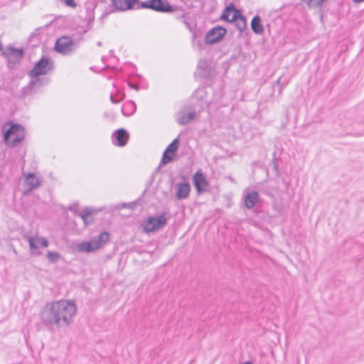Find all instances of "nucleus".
<instances>
[{"instance_id":"f257e3e1","label":"nucleus","mask_w":364,"mask_h":364,"mask_svg":"<svg viewBox=\"0 0 364 364\" xmlns=\"http://www.w3.org/2000/svg\"><path fill=\"white\" fill-rule=\"evenodd\" d=\"M77 311L73 301L58 300L48 303L42 312V320L46 324L58 327H67L73 321Z\"/></svg>"},{"instance_id":"f03ea898","label":"nucleus","mask_w":364,"mask_h":364,"mask_svg":"<svg viewBox=\"0 0 364 364\" xmlns=\"http://www.w3.org/2000/svg\"><path fill=\"white\" fill-rule=\"evenodd\" d=\"M54 68V62L47 55H43L28 72V75L31 80L27 86L23 88L22 92L23 94H31L33 90L47 85L50 82V79L48 77H39V76L50 74L53 71Z\"/></svg>"},{"instance_id":"7ed1b4c3","label":"nucleus","mask_w":364,"mask_h":364,"mask_svg":"<svg viewBox=\"0 0 364 364\" xmlns=\"http://www.w3.org/2000/svg\"><path fill=\"white\" fill-rule=\"evenodd\" d=\"M8 125L10 127L4 131V141L9 146H16L23 141L26 135L25 129L22 125L12 122H7L4 128Z\"/></svg>"},{"instance_id":"20e7f679","label":"nucleus","mask_w":364,"mask_h":364,"mask_svg":"<svg viewBox=\"0 0 364 364\" xmlns=\"http://www.w3.org/2000/svg\"><path fill=\"white\" fill-rule=\"evenodd\" d=\"M109 240V233L104 231L90 240L82 242L77 245V249L80 252H92L102 247Z\"/></svg>"},{"instance_id":"39448f33","label":"nucleus","mask_w":364,"mask_h":364,"mask_svg":"<svg viewBox=\"0 0 364 364\" xmlns=\"http://www.w3.org/2000/svg\"><path fill=\"white\" fill-rule=\"evenodd\" d=\"M220 18L228 22H235L236 27L240 32H242L247 27L245 17L241 15L240 11L235 8L233 4H230L226 6Z\"/></svg>"},{"instance_id":"423d86ee","label":"nucleus","mask_w":364,"mask_h":364,"mask_svg":"<svg viewBox=\"0 0 364 364\" xmlns=\"http://www.w3.org/2000/svg\"><path fill=\"white\" fill-rule=\"evenodd\" d=\"M140 7L162 13H168L173 11L172 6L166 0H148L141 2Z\"/></svg>"},{"instance_id":"0eeeda50","label":"nucleus","mask_w":364,"mask_h":364,"mask_svg":"<svg viewBox=\"0 0 364 364\" xmlns=\"http://www.w3.org/2000/svg\"><path fill=\"white\" fill-rule=\"evenodd\" d=\"M77 48V44L70 37L63 36L56 41L55 50L56 52L68 55Z\"/></svg>"},{"instance_id":"6e6552de","label":"nucleus","mask_w":364,"mask_h":364,"mask_svg":"<svg viewBox=\"0 0 364 364\" xmlns=\"http://www.w3.org/2000/svg\"><path fill=\"white\" fill-rule=\"evenodd\" d=\"M24 50L23 48H15L9 46H7L1 53V55L8 60V66L15 65L23 58Z\"/></svg>"},{"instance_id":"1a4fd4ad","label":"nucleus","mask_w":364,"mask_h":364,"mask_svg":"<svg viewBox=\"0 0 364 364\" xmlns=\"http://www.w3.org/2000/svg\"><path fill=\"white\" fill-rule=\"evenodd\" d=\"M166 224V218L164 215L157 218L149 217L143 223V229L146 232H151L163 228Z\"/></svg>"},{"instance_id":"9d476101","label":"nucleus","mask_w":364,"mask_h":364,"mask_svg":"<svg viewBox=\"0 0 364 364\" xmlns=\"http://www.w3.org/2000/svg\"><path fill=\"white\" fill-rule=\"evenodd\" d=\"M225 28L216 26L210 29L205 36V41L208 44H213L219 41L226 33Z\"/></svg>"},{"instance_id":"9b49d317","label":"nucleus","mask_w":364,"mask_h":364,"mask_svg":"<svg viewBox=\"0 0 364 364\" xmlns=\"http://www.w3.org/2000/svg\"><path fill=\"white\" fill-rule=\"evenodd\" d=\"M112 143L115 146H124L129 139V134L124 129H119L112 135Z\"/></svg>"},{"instance_id":"f8f14e48","label":"nucleus","mask_w":364,"mask_h":364,"mask_svg":"<svg viewBox=\"0 0 364 364\" xmlns=\"http://www.w3.org/2000/svg\"><path fill=\"white\" fill-rule=\"evenodd\" d=\"M193 181L196 189L198 193H203L207 190L209 183L200 171H197L193 175Z\"/></svg>"},{"instance_id":"ddd939ff","label":"nucleus","mask_w":364,"mask_h":364,"mask_svg":"<svg viewBox=\"0 0 364 364\" xmlns=\"http://www.w3.org/2000/svg\"><path fill=\"white\" fill-rule=\"evenodd\" d=\"M23 176L25 184L28 186V188L24 191L23 194L27 195L40 186L41 181L32 173H23Z\"/></svg>"},{"instance_id":"4468645a","label":"nucleus","mask_w":364,"mask_h":364,"mask_svg":"<svg viewBox=\"0 0 364 364\" xmlns=\"http://www.w3.org/2000/svg\"><path fill=\"white\" fill-rule=\"evenodd\" d=\"M176 195L177 200L186 199L189 196L191 186L188 182L178 183L175 186Z\"/></svg>"},{"instance_id":"2eb2a0df","label":"nucleus","mask_w":364,"mask_h":364,"mask_svg":"<svg viewBox=\"0 0 364 364\" xmlns=\"http://www.w3.org/2000/svg\"><path fill=\"white\" fill-rule=\"evenodd\" d=\"M244 204L247 209L253 208L259 202V195L257 191H253L246 193L244 197Z\"/></svg>"},{"instance_id":"dca6fc26","label":"nucleus","mask_w":364,"mask_h":364,"mask_svg":"<svg viewBox=\"0 0 364 364\" xmlns=\"http://www.w3.org/2000/svg\"><path fill=\"white\" fill-rule=\"evenodd\" d=\"M138 0H112L114 7L117 11H127L132 9L133 4Z\"/></svg>"},{"instance_id":"f3484780","label":"nucleus","mask_w":364,"mask_h":364,"mask_svg":"<svg viewBox=\"0 0 364 364\" xmlns=\"http://www.w3.org/2000/svg\"><path fill=\"white\" fill-rule=\"evenodd\" d=\"M28 241L31 250L33 252V250L38 249V244L42 247H47L48 245V240L44 237H28Z\"/></svg>"},{"instance_id":"a211bd4d","label":"nucleus","mask_w":364,"mask_h":364,"mask_svg":"<svg viewBox=\"0 0 364 364\" xmlns=\"http://www.w3.org/2000/svg\"><path fill=\"white\" fill-rule=\"evenodd\" d=\"M195 115V111H191L188 113H186L183 111H181L178 114L177 121L180 124H186L194 119Z\"/></svg>"},{"instance_id":"6ab92c4d","label":"nucleus","mask_w":364,"mask_h":364,"mask_svg":"<svg viewBox=\"0 0 364 364\" xmlns=\"http://www.w3.org/2000/svg\"><path fill=\"white\" fill-rule=\"evenodd\" d=\"M136 109L135 103L132 101L125 102L122 107V113L126 117L132 115Z\"/></svg>"},{"instance_id":"aec40b11","label":"nucleus","mask_w":364,"mask_h":364,"mask_svg":"<svg viewBox=\"0 0 364 364\" xmlns=\"http://www.w3.org/2000/svg\"><path fill=\"white\" fill-rule=\"evenodd\" d=\"M251 28L256 34H262L264 31L262 25L261 24L260 17L257 15L253 17L251 21Z\"/></svg>"},{"instance_id":"412c9836","label":"nucleus","mask_w":364,"mask_h":364,"mask_svg":"<svg viewBox=\"0 0 364 364\" xmlns=\"http://www.w3.org/2000/svg\"><path fill=\"white\" fill-rule=\"evenodd\" d=\"M92 213L93 212L92 210L86 208L78 213H75V214L79 215L82 218L85 225H87L92 222L91 215Z\"/></svg>"},{"instance_id":"4be33fe9","label":"nucleus","mask_w":364,"mask_h":364,"mask_svg":"<svg viewBox=\"0 0 364 364\" xmlns=\"http://www.w3.org/2000/svg\"><path fill=\"white\" fill-rule=\"evenodd\" d=\"M60 255L57 252H48L47 258L50 262H56L60 259Z\"/></svg>"},{"instance_id":"5701e85b","label":"nucleus","mask_w":364,"mask_h":364,"mask_svg":"<svg viewBox=\"0 0 364 364\" xmlns=\"http://www.w3.org/2000/svg\"><path fill=\"white\" fill-rule=\"evenodd\" d=\"M178 139H175L165 150L166 152L174 154L178 149Z\"/></svg>"},{"instance_id":"b1692460","label":"nucleus","mask_w":364,"mask_h":364,"mask_svg":"<svg viewBox=\"0 0 364 364\" xmlns=\"http://www.w3.org/2000/svg\"><path fill=\"white\" fill-rule=\"evenodd\" d=\"M172 160H173V158L171 155L168 154V152H166V151H164L161 163L162 164H167L170 163L171 161H172Z\"/></svg>"},{"instance_id":"393cba45","label":"nucleus","mask_w":364,"mask_h":364,"mask_svg":"<svg viewBox=\"0 0 364 364\" xmlns=\"http://www.w3.org/2000/svg\"><path fill=\"white\" fill-rule=\"evenodd\" d=\"M205 95V90L203 88H199L194 92V95L198 100H203Z\"/></svg>"},{"instance_id":"a878e982","label":"nucleus","mask_w":364,"mask_h":364,"mask_svg":"<svg viewBox=\"0 0 364 364\" xmlns=\"http://www.w3.org/2000/svg\"><path fill=\"white\" fill-rule=\"evenodd\" d=\"M60 2H64L66 6L70 7V8H75L77 6V4L74 0H59Z\"/></svg>"},{"instance_id":"bb28decb","label":"nucleus","mask_w":364,"mask_h":364,"mask_svg":"<svg viewBox=\"0 0 364 364\" xmlns=\"http://www.w3.org/2000/svg\"><path fill=\"white\" fill-rule=\"evenodd\" d=\"M207 62L205 60H200L198 62V68L201 70H205L207 68Z\"/></svg>"},{"instance_id":"cd10ccee","label":"nucleus","mask_w":364,"mask_h":364,"mask_svg":"<svg viewBox=\"0 0 364 364\" xmlns=\"http://www.w3.org/2000/svg\"><path fill=\"white\" fill-rule=\"evenodd\" d=\"M105 117L109 120H113L114 118V114L112 112H105L104 114Z\"/></svg>"},{"instance_id":"c85d7f7f","label":"nucleus","mask_w":364,"mask_h":364,"mask_svg":"<svg viewBox=\"0 0 364 364\" xmlns=\"http://www.w3.org/2000/svg\"><path fill=\"white\" fill-rule=\"evenodd\" d=\"M302 2L306 4L309 7H311L314 2V0H301Z\"/></svg>"},{"instance_id":"c756f323","label":"nucleus","mask_w":364,"mask_h":364,"mask_svg":"<svg viewBox=\"0 0 364 364\" xmlns=\"http://www.w3.org/2000/svg\"><path fill=\"white\" fill-rule=\"evenodd\" d=\"M110 100L114 104H117L121 101V100H116L112 95H110Z\"/></svg>"},{"instance_id":"7c9ffc66","label":"nucleus","mask_w":364,"mask_h":364,"mask_svg":"<svg viewBox=\"0 0 364 364\" xmlns=\"http://www.w3.org/2000/svg\"><path fill=\"white\" fill-rule=\"evenodd\" d=\"M129 86L131 87V88H133L136 90H139V86L137 85H133V84H131V83H129Z\"/></svg>"},{"instance_id":"2f4dec72","label":"nucleus","mask_w":364,"mask_h":364,"mask_svg":"<svg viewBox=\"0 0 364 364\" xmlns=\"http://www.w3.org/2000/svg\"><path fill=\"white\" fill-rule=\"evenodd\" d=\"M323 0H317L316 2H315V6H321L322 3H323Z\"/></svg>"},{"instance_id":"473e14b6","label":"nucleus","mask_w":364,"mask_h":364,"mask_svg":"<svg viewBox=\"0 0 364 364\" xmlns=\"http://www.w3.org/2000/svg\"><path fill=\"white\" fill-rule=\"evenodd\" d=\"M89 21H94V14H93V12H90Z\"/></svg>"},{"instance_id":"72a5a7b5","label":"nucleus","mask_w":364,"mask_h":364,"mask_svg":"<svg viewBox=\"0 0 364 364\" xmlns=\"http://www.w3.org/2000/svg\"><path fill=\"white\" fill-rule=\"evenodd\" d=\"M276 83H277V84H278V85H279V84H281V83H282V77H279V78L277 80Z\"/></svg>"},{"instance_id":"f704fd0d","label":"nucleus","mask_w":364,"mask_h":364,"mask_svg":"<svg viewBox=\"0 0 364 364\" xmlns=\"http://www.w3.org/2000/svg\"><path fill=\"white\" fill-rule=\"evenodd\" d=\"M353 1L354 3L359 4V3L364 1V0H353Z\"/></svg>"},{"instance_id":"c9c22d12","label":"nucleus","mask_w":364,"mask_h":364,"mask_svg":"<svg viewBox=\"0 0 364 364\" xmlns=\"http://www.w3.org/2000/svg\"><path fill=\"white\" fill-rule=\"evenodd\" d=\"M2 48H3V46H2V43H1V42L0 41V51H1V50H2Z\"/></svg>"},{"instance_id":"e433bc0d","label":"nucleus","mask_w":364,"mask_h":364,"mask_svg":"<svg viewBox=\"0 0 364 364\" xmlns=\"http://www.w3.org/2000/svg\"><path fill=\"white\" fill-rule=\"evenodd\" d=\"M97 44L98 46H102V43L100 41L97 42Z\"/></svg>"},{"instance_id":"4c0bfd02","label":"nucleus","mask_w":364,"mask_h":364,"mask_svg":"<svg viewBox=\"0 0 364 364\" xmlns=\"http://www.w3.org/2000/svg\"><path fill=\"white\" fill-rule=\"evenodd\" d=\"M105 59H106V58H105V56L102 57V61H105Z\"/></svg>"},{"instance_id":"58836bf2","label":"nucleus","mask_w":364,"mask_h":364,"mask_svg":"<svg viewBox=\"0 0 364 364\" xmlns=\"http://www.w3.org/2000/svg\"><path fill=\"white\" fill-rule=\"evenodd\" d=\"M231 14L232 15L233 13H228V18H230V16Z\"/></svg>"}]
</instances>
